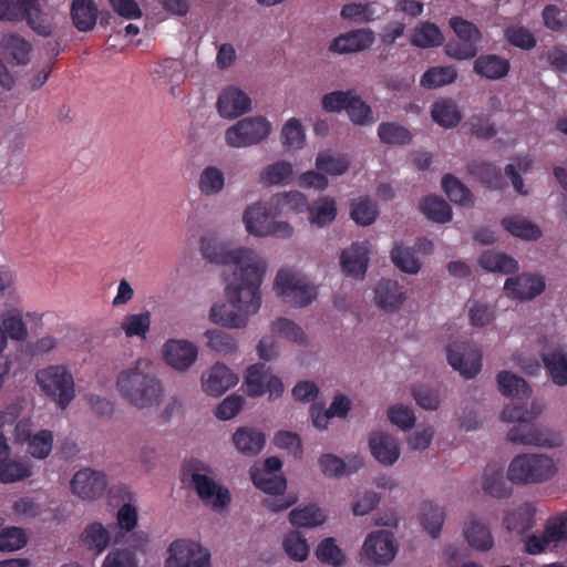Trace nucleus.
Masks as SVG:
<instances>
[{"label": "nucleus", "instance_id": "f257e3e1", "mask_svg": "<svg viewBox=\"0 0 567 567\" xmlns=\"http://www.w3.org/2000/svg\"><path fill=\"white\" fill-rule=\"evenodd\" d=\"M202 255L210 262L233 267V279L229 281V296L240 299L244 293L254 298L258 284L262 282L266 261L254 250L237 248L227 250L215 239L200 240Z\"/></svg>", "mask_w": 567, "mask_h": 567}, {"label": "nucleus", "instance_id": "f03ea898", "mask_svg": "<svg viewBox=\"0 0 567 567\" xmlns=\"http://www.w3.org/2000/svg\"><path fill=\"white\" fill-rule=\"evenodd\" d=\"M120 497L124 504L116 514V526L109 525V546L124 544L123 549L109 554V567H137L135 554L144 550L147 535L134 532L137 526V508L131 502L132 492L124 485L109 487V498Z\"/></svg>", "mask_w": 567, "mask_h": 567}, {"label": "nucleus", "instance_id": "7ed1b4c3", "mask_svg": "<svg viewBox=\"0 0 567 567\" xmlns=\"http://www.w3.org/2000/svg\"><path fill=\"white\" fill-rule=\"evenodd\" d=\"M35 383L44 396L65 410L76 398L74 377L64 364H49L35 372Z\"/></svg>", "mask_w": 567, "mask_h": 567}, {"label": "nucleus", "instance_id": "20e7f679", "mask_svg": "<svg viewBox=\"0 0 567 567\" xmlns=\"http://www.w3.org/2000/svg\"><path fill=\"white\" fill-rule=\"evenodd\" d=\"M117 388L126 401L140 409L158 405L163 396L161 381L138 370L122 372L117 378Z\"/></svg>", "mask_w": 567, "mask_h": 567}, {"label": "nucleus", "instance_id": "39448f33", "mask_svg": "<svg viewBox=\"0 0 567 567\" xmlns=\"http://www.w3.org/2000/svg\"><path fill=\"white\" fill-rule=\"evenodd\" d=\"M260 286L254 292V299L246 293L240 299L229 296V282L226 286V296L229 303H216L212 307L209 318L214 323L227 328H244L248 317L256 313L261 305Z\"/></svg>", "mask_w": 567, "mask_h": 567}, {"label": "nucleus", "instance_id": "423d86ee", "mask_svg": "<svg viewBox=\"0 0 567 567\" xmlns=\"http://www.w3.org/2000/svg\"><path fill=\"white\" fill-rule=\"evenodd\" d=\"M557 472L554 460L544 454H519L507 470V480L514 484H537L550 480Z\"/></svg>", "mask_w": 567, "mask_h": 567}, {"label": "nucleus", "instance_id": "0eeeda50", "mask_svg": "<svg viewBox=\"0 0 567 567\" xmlns=\"http://www.w3.org/2000/svg\"><path fill=\"white\" fill-rule=\"evenodd\" d=\"M206 472H209L208 465L198 458H189L183 464V476L190 478L198 497L214 508L226 507L231 501L229 491L218 485Z\"/></svg>", "mask_w": 567, "mask_h": 567}, {"label": "nucleus", "instance_id": "6e6552de", "mask_svg": "<svg viewBox=\"0 0 567 567\" xmlns=\"http://www.w3.org/2000/svg\"><path fill=\"white\" fill-rule=\"evenodd\" d=\"M457 40H450L444 48L445 54L457 61L474 59L478 53L482 32L473 22L461 17H452L449 21Z\"/></svg>", "mask_w": 567, "mask_h": 567}, {"label": "nucleus", "instance_id": "1a4fd4ad", "mask_svg": "<svg viewBox=\"0 0 567 567\" xmlns=\"http://www.w3.org/2000/svg\"><path fill=\"white\" fill-rule=\"evenodd\" d=\"M270 132L271 124L266 117H245L226 130L225 141L231 147H247L260 143Z\"/></svg>", "mask_w": 567, "mask_h": 567}, {"label": "nucleus", "instance_id": "9d476101", "mask_svg": "<svg viewBox=\"0 0 567 567\" xmlns=\"http://www.w3.org/2000/svg\"><path fill=\"white\" fill-rule=\"evenodd\" d=\"M275 288L285 301L295 307H305L316 299V288L289 269H281L275 278Z\"/></svg>", "mask_w": 567, "mask_h": 567}, {"label": "nucleus", "instance_id": "9b49d317", "mask_svg": "<svg viewBox=\"0 0 567 567\" xmlns=\"http://www.w3.org/2000/svg\"><path fill=\"white\" fill-rule=\"evenodd\" d=\"M398 546L393 533L389 530L372 532L364 540L362 554L370 565L385 566L395 557Z\"/></svg>", "mask_w": 567, "mask_h": 567}, {"label": "nucleus", "instance_id": "f8f14e48", "mask_svg": "<svg viewBox=\"0 0 567 567\" xmlns=\"http://www.w3.org/2000/svg\"><path fill=\"white\" fill-rule=\"evenodd\" d=\"M446 358L450 365L466 379L474 378L482 368V353L472 343L454 342L446 347Z\"/></svg>", "mask_w": 567, "mask_h": 567}, {"label": "nucleus", "instance_id": "ddd939ff", "mask_svg": "<svg viewBox=\"0 0 567 567\" xmlns=\"http://www.w3.org/2000/svg\"><path fill=\"white\" fill-rule=\"evenodd\" d=\"M210 555L198 543L178 539L169 546L166 567H209Z\"/></svg>", "mask_w": 567, "mask_h": 567}, {"label": "nucleus", "instance_id": "4468645a", "mask_svg": "<svg viewBox=\"0 0 567 567\" xmlns=\"http://www.w3.org/2000/svg\"><path fill=\"white\" fill-rule=\"evenodd\" d=\"M507 439L515 444L539 447H558L563 444V440L558 434L549 433L538 427L533 421L514 425L508 431Z\"/></svg>", "mask_w": 567, "mask_h": 567}, {"label": "nucleus", "instance_id": "2eb2a0df", "mask_svg": "<svg viewBox=\"0 0 567 567\" xmlns=\"http://www.w3.org/2000/svg\"><path fill=\"white\" fill-rule=\"evenodd\" d=\"M103 487V473L92 468H82L78 471L70 482L72 494L83 501L96 498L102 493Z\"/></svg>", "mask_w": 567, "mask_h": 567}, {"label": "nucleus", "instance_id": "dca6fc26", "mask_svg": "<svg viewBox=\"0 0 567 567\" xmlns=\"http://www.w3.org/2000/svg\"><path fill=\"white\" fill-rule=\"evenodd\" d=\"M0 327L8 339L23 342L29 338L28 324L23 318L22 303L4 305L0 312Z\"/></svg>", "mask_w": 567, "mask_h": 567}, {"label": "nucleus", "instance_id": "f3484780", "mask_svg": "<svg viewBox=\"0 0 567 567\" xmlns=\"http://www.w3.org/2000/svg\"><path fill=\"white\" fill-rule=\"evenodd\" d=\"M545 280L542 276L522 274L507 278L504 289L507 295L518 300H532L545 290Z\"/></svg>", "mask_w": 567, "mask_h": 567}, {"label": "nucleus", "instance_id": "a211bd4d", "mask_svg": "<svg viewBox=\"0 0 567 567\" xmlns=\"http://www.w3.org/2000/svg\"><path fill=\"white\" fill-rule=\"evenodd\" d=\"M164 359L178 371L187 370L197 359V348L186 340L171 339L164 344Z\"/></svg>", "mask_w": 567, "mask_h": 567}, {"label": "nucleus", "instance_id": "6ab92c4d", "mask_svg": "<svg viewBox=\"0 0 567 567\" xmlns=\"http://www.w3.org/2000/svg\"><path fill=\"white\" fill-rule=\"evenodd\" d=\"M216 106L221 117L235 118L250 110L251 100L238 87L228 86L219 94Z\"/></svg>", "mask_w": 567, "mask_h": 567}, {"label": "nucleus", "instance_id": "aec40b11", "mask_svg": "<svg viewBox=\"0 0 567 567\" xmlns=\"http://www.w3.org/2000/svg\"><path fill=\"white\" fill-rule=\"evenodd\" d=\"M406 299V292L396 280L381 279L374 288V301L384 311H396Z\"/></svg>", "mask_w": 567, "mask_h": 567}, {"label": "nucleus", "instance_id": "412c9836", "mask_svg": "<svg viewBox=\"0 0 567 567\" xmlns=\"http://www.w3.org/2000/svg\"><path fill=\"white\" fill-rule=\"evenodd\" d=\"M511 71L509 61L495 53H483L476 55L473 62V72L486 80L497 81L508 75Z\"/></svg>", "mask_w": 567, "mask_h": 567}, {"label": "nucleus", "instance_id": "4be33fe9", "mask_svg": "<svg viewBox=\"0 0 567 567\" xmlns=\"http://www.w3.org/2000/svg\"><path fill=\"white\" fill-rule=\"evenodd\" d=\"M202 381L203 389L207 394L220 396L237 384L238 377L225 364L216 363L208 371L207 375L203 377Z\"/></svg>", "mask_w": 567, "mask_h": 567}, {"label": "nucleus", "instance_id": "5701e85b", "mask_svg": "<svg viewBox=\"0 0 567 567\" xmlns=\"http://www.w3.org/2000/svg\"><path fill=\"white\" fill-rule=\"evenodd\" d=\"M374 42V33L369 29L349 31L333 39L329 49L336 53H351L369 49Z\"/></svg>", "mask_w": 567, "mask_h": 567}, {"label": "nucleus", "instance_id": "b1692460", "mask_svg": "<svg viewBox=\"0 0 567 567\" xmlns=\"http://www.w3.org/2000/svg\"><path fill=\"white\" fill-rule=\"evenodd\" d=\"M369 447L372 456L385 466L393 465L400 456L398 441L383 432H373L369 439Z\"/></svg>", "mask_w": 567, "mask_h": 567}, {"label": "nucleus", "instance_id": "393cba45", "mask_svg": "<svg viewBox=\"0 0 567 567\" xmlns=\"http://www.w3.org/2000/svg\"><path fill=\"white\" fill-rule=\"evenodd\" d=\"M365 243H354L341 254V269L347 276L362 278L367 271L369 257Z\"/></svg>", "mask_w": 567, "mask_h": 567}, {"label": "nucleus", "instance_id": "a878e982", "mask_svg": "<svg viewBox=\"0 0 567 567\" xmlns=\"http://www.w3.org/2000/svg\"><path fill=\"white\" fill-rule=\"evenodd\" d=\"M536 508L532 503H524L504 516V526L517 535H525L536 525Z\"/></svg>", "mask_w": 567, "mask_h": 567}, {"label": "nucleus", "instance_id": "bb28decb", "mask_svg": "<svg viewBox=\"0 0 567 567\" xmlns=\"http://www.w3.org/2000/svg\"><path fill=\"white\" fill-rule=\"evenodd\" d=\"M33 474L32 464L27 457H10V454L0 458V481L2 483H16L30 477Z\"/></svg>", "mask_w": 567, "mask_h": 567}, {"label": "nucleus", "instance_id": "cd10ccee", "mask_svg": "<svg viewBox=\"0 0 567 567\" xmlns=\"http://www.w3.org/2000/svg\"><path fill=\"white\" fill-rule=\"evenodd\" d=\"M544 365L556 385L567 384V353L558 347L540 354Z\"/></svg>", "mask_w": 567, "mask_h": 567}, {"label": "nucleus", "instance_id": "c85d7f7f", "mask_svg": "<svg viewBox=\"0 0 567 567\" xmlns=\"http://www.w3.org/2000/svg\"><path fill=\"white\" fill-rule=\"evenodd\" d=\"M80 545L91 556L101 555L106 548V528L100 522L89 523L81 533Z\"/></svg>", "mask_w": 567, "mask_h": 567}, {"label": "nucleus", "instance_id": "c756f323", "mask_svg": "<svg viewBox=\"0 0 567 567\" xmlns=\"http://www.w3.org/2000/svg\"><path fill=\"white\" fill-rule=\"evenodd\" d=\"M16 7L21 12V20L27 19L38 34L48 37L51 33V24L41 12L37 0H17Z\"/></svg>", "mask_w": 567, "mask_h": 567}, {"label": "nucleus", "instance_id": "7c9ffc66", "mask_svg": "<svg viewBox=\"0 0 567 567\" xmlns=\"http://www.w3.org/2000/svg\"><path fill=\"white\" fill-rule=\"evenodd\" d=\"M269 213L267 205L264 203H255L246 208L243 215V221L246 230L257 237H266Z\"/></svg>", "mask_w": 567, "mask_h": 567}, {"label": "nucleus", "instance_id": "2f4dec72", "mask_svg": "<svg viewBox=\"0 0 567 567\" xmlns=\"http://www.w3.org/2000/svg\"><path fill=\"white\" fill-rule=\"evenodd\" d=\"M483 489L488 495L496 498H505L512 494V486L504 477L501 466L488 464L484 471Z\"/></svg>", "mask_w": 567, "mask_h": 567}, {"label": "nucleus", "instance_id": "473e14b6", "mask_svg": "<svg viewBox=\"0 0 567 567\" xmlns=\"http://www.w3.org/2000/svg\"><path fill=\"white\" fill-rule=\"evenodd\" d=\"M233 442L241 454L256 455L258 454L265 443V434L250 427H238L233 435Z\"/></svg>", "mask_w": 567, "mask_h": 567}, {"label": "nucleus", "instance_id": "72a5a7b5", "mask_svg": "<svg viewBox=\"0 0 567 567\" xmlns=\"http://www.w3.org/2000/svg\"><path fill=\"white\" fill-rule=\"evenodd\" d=\"M480 266L488 272H499L504 275L514 274L518 270V261L504 254L492 250L484 251L480 259Z\"/></svg>", "mask_w": 567, "mask_h": 567}, {"label": "nucleus", "instance_id": "f704fd0d", "mask_svg": "<svg viewBox=\"0 0 567 567\" xmlns=\"http://www.w3.org/2000/svg\"><path fill=\"white\" fill-rule=\"evenodd\" d=\"M497 385L505 396L528 399L533 393L532 388L522 377L509 371H501L497 374Z\"/></svg>", "mask_w": 567, "mask_h": 567}, {"label": "nucleus", "instance_id": "c9c22d12", "mask_svg": "<svg viewBox=\"0 0 567 567\" xmlns=\"http://www.w3.org/2000/svg\"><path fill=\"white\" fill-rule=\"evenodd\" d=\"M431 115L435 123L446 128L455 127L462 120V114L456 103L450 99L434 102Z\"/></svg>", "mask_w": 567, "mask_h": 567}, {"label": "nucleus", "instance_id": "e433bc0d", "mask_svg": "<svg viewBox=\"0 0 567 567\" xmlns=\"http://www.w3.org/2000/svg\"><path fill=\"white\" fill-rule=\"evenodd\" d=\"M444 42V37L440 28L430 21L422 22L415 27L411 43L414 47L429 49L440 47Z\"/></svg>", "mask_w": 567, "mask_h": 567}, {"label": "nucleus", "instance_id": "4c0bfd02", "mask_svg": "<svg viewBox=\"0 0 567 567\" xmlns=\"http://www.w3.org/2000/svg\"><path fill=\"white\" fill-rule=\"evenodd\" d=\"M464 536L471 547L481 551H486L494 545L488 527L476 519H471L466 525Z\"/></svg>", "mask_w": 567, "mask_h": 567}, {"label": "nucleus", "instance_id": "58836bf2", "mask_svg": "<svg viewBox=\"0 0 567 567\" xmlns=\"http://www.w3.org/2000/svg\"><path fill=\"white\" fill-rule=\"evenodd\" d=\"M445 519L443 508L432 502H424L421 506L420 522L423 529L433 538H436Z\"/></svg>", "mask_w": 567, "mask_h": 567}, {"label": "nucleus", "instance_id": "ea45409f", "mask_svg": "<svg viewBox=\"0 0 567 567\" xmlns=\"http://www.w3.org/2000/svg\"><path fill=\"white\" fill-rule=\"evenodd\" d=\"M0 302L2 306L22 303L17 272L9 268L0 269Z\"/></svg>", "mask_w": 567, "mask_h": 567}, {"label": "nucleus", "instance_id": "a19ab883", "mask_svg": "<svg viewBox=\"0 0 567 567\" xmlns=\"http://www.w3.org/2000/svg\"><path fill=\"white\" fill-rule=\"evenodd\" d=\"M309 221L318 227L332 223L337 216V203L329 197H322L308 207Z\"/></svg>", "mask_w": 567, "mask_h": 567}, {"label": "nucleus", "instance_id": "79ce46f5", "mask_svg": "<svg viewBox=\"0 0 567 567\" xmlns=\"http://www.w3.org/2000/svg\"><path fill=\"white\" fill-rule=\"evenodd\" d=\"M420 209L425 217L435 223L444 224L451 220V206L437 196H427L420 203Z\"/></svg>", "mask_w": 567, "mask_h": 567}, {"label": "nucleus", "instance_id": "37998d69", "mask_svg": "<svg viewBox=\"0 0 567 567\" xmlns=\"http://www.w3.org/2000/svg\"><path fill=\"white\" fill-rule=\"evenodd\" d=\"M71 14L80 31H87L95 24L96 9L92 0H73Z\"/></svg>", "mask_w": 567, "mask_h": 567}, {"label": "nucleus", "instance_id": "c03bdc74", "mask_svg": "<svg viewBox=\"0 0 567 567\" xmlns=\"http://www.w3.org/2000/svg\"><path fill=\"white\" fill-rule=\"evenodd\" d=\"M457 71L453 65L430 68L421 78V85L426 89H436L453 83Z\"/></svg>", "mask_w": 567, "mask_h": 567}, {"label": "nucleus", "instance_id": "a18cd8bd", "mask_svg": "<svg viewBox=\"0 0 567 567\" xmlns=\"http://www.w3.org/2000/svg\"><path fill=\"white\" fill-rule=\"evenodd\" d=\"M326 516L317 505L295 508L289 514V522L297 527H317L322 525Z\"/></svg>", "mask_w": 567, "mask_h": 567}, {"label": "nucleus", "instance_id": "49530a36", "mask_svg": "<svg viewBox=\"0 0 567 567\" xmlns=\"http://www.w3.org/2000/svg\"><path fill=\"white\" fill-rule=\"evenodd\" d=\"M380 141L388 145H406L412 140L410 131L395 122H383L378 127Z\"/></svg>", "mask_w": 567, "mask_h": 567}, {"label": "nucleus", "instance_id": "de8ad7c7", "mask_svg": "<svg viewBox=\"0 0 567 567\" xmlns=\"http://www.w3.org/2000/svg\"><path fill=\"white\" fill-rule=\"evenodd\" d=\"M502 225L509 234L520 239L536 240L542 236L537 225L520 217L503 218Z\"/></svg>", "mask_w": 567, "mask_h": 567}, {"label": "nucleus", "instance_id": "09e8293b", "mask_svg": "<svg viewBox=\"0 0 567 567\" xmlns=\"http://www.w3.org/2000/svg\"><path fill=\"white\" fill-rule=\"evenodd\" d=\"M152 73L155 79L163 80L165 83L179 84L185 79L184 64L178 59H164L156 64Z\"/></svg>", "mask_w": 567, "mask_h": 567}, {"label": "nucleus", "instance_id": "8fccbe9b", "mask_svg": "<svg viewBox=\"0 0 567 567\" xmlns=\"http://www.w3.org/2000/svg\"><path fill=\"white\" fill-rule=\"evenodd\" d=\"M268 371L264 363H256L248 367L245 377L246 392L251 398H257L266 393V381Z\"/></svg>", "mask_w": 567, "mask_h": 567}, {"label": "nucleus", "instance_id": "3c124183", "mask_svg": "<svg viewBox=\"0 0 567 567\" xmlns=\"http://www.w3.org/2000/svg\"><path fill=\"white\" fill-rule=\"evenodd\" d=\"M442 188L450 200L462 206H468L473 204V195L471 190L453 175L446 174L442 178Z\"/></svg>", "mask_w": 567, "mask_h": 567}, {"label": "nucleus", "instance_id": "603ef678", "mask_svg": "<svg viewBox=\"0 0 567 567\" xmlns=\"http://www.w3.org/2000/svg\"><path fill=\"white\" fill-rule=\"evenodd\" d=\"M470 172L489 188L498 189L504 185L501 169L491 163L475 162L470 165Z\"/></svg>", "mask_w": 567, "mask_h": 567}, {"label": "nucleus", "instance_id": "864d4df0", "mask_svg": "<svg viewBox=\"0 0 567 567\" xmlns=\"http://www.w3.org/2000/svg\"><path fill=\"white\" fill-rule=\"evenodd\" d=\"M224 185L225 175L219 168L207 166L202 171L198 179V188L202 194L206 196L217 195L223 190Z\"/></svg>", "mask_w": 567, "mask_h": 567}, {"label": "nucleus", "instance_id": "5fc2aeb1", "mask_svg": "<svg viewBox=\"0 0 567 567\" xmlns=\"http://www.w3.org/2000/svg\"><path fill=\"white\" fill-rule=\"evenodd\" d=\"M379 214L377 204L368 198L360 197L351 204V218L361 226H369L374 223Z\"/></svg>", "mask_w": 567, "mask_h": 567}, {"label": "nucleus", "instance_id": "6e6d98bb", "mask_svg": "<svg viewBox=\"0 0 567 567\" xmlns=\"http://www.w3.org/2000/svg\"><path fill=\"white\" fill-rule=\"evenodd\" d=\"M293 174V167L289 162L278 161L264 168L260 174V183L265 185H279L287 183Z\"/></svg>", "mask_w": 567, "mask_h": 567}, {"label": "nucleus", "instance_id": "4d7b16f0", "mask_svg": "<svg viewBox=\"0 0 567 567\" xmlns=\"http://www.w3.org/2000/svg\"><path fill=\"white\" fill-rule=\"evenodd\" d=\"M391 259L395 267L406 274H416L421 268V262L412 248L395 245L391 250Z\"/></svg>", "mask_w": 567, "mask_h": 567}, {"label": "nucleus", "instance_id": "13d9d810", "mask_svg": "<svg viewBox=\"0 0 567 567\" xmlns=\"http://www.w3.org/2000/svg\"><path fill=\"white\" fill-rule=\"evenodd\" d=\"M151 327V313L148 311L125 316L121 328L127 338H145Z\"/></svg>", "mask_w": 567, "mask_h": 567}, {"label": "nucleus", "instance_id": "bf43d9fd", "mask_svg": "<svg viewBox=\"0 0 567 567\" xmlns=\"http://www.w3.org/2000/svg\"><path fill=\"white\" fill-rule=\"evenodd\" d=\"M542 410L543 406L538 402H533L529 409L524 405H506L502 412V420L522 424L526 421H534L542 413Z\"/></svg>", "mask_w": 567, "mask_h": 567}, {"label": "nucleus", "instance_id": "052dcab7", "mask_svg": "<svg viewBox=\"0 0 567 567\" xmlns=\"http://www.w3.org/2000/svg\"><path fill=\"white\" fill-rule=\"evenodd\" d=\"M349 104L350 105L347 109V114L353 124L359 126H367L375 122L371 106L360 96L353 93Z\"/></svg>", "mask_w": 567, "mask_h": 567}, {"label": "nucleus", "instance_id": "680f3d73", "mask_svg": "<svg viewBox=\"0 0 567 567\" xmlns=\"http://www.w3.org/2000/svg\"><path fill=\"white\" fill-rule=\"evenodd\" d=\"M254 485L271 495H282L287 487L286 477L282 475H266L264 473L250 472Z\"/></svg>", "mask_w": 567, "mask_h": 567}, {"label": "nucleus", "instance_id": "e2e57ef3", "mask_svg": "<svg viewBox=\"0 0 567 567\" xmlns=\"http://www.w3.org/2000/svg\"><path fill=\"white\" fill-rule=\"evenodd\" d=\"M2 47L18 64H27L29 62L31 44L23 38L10 34L2 40Z\"/></svg>", "mask_w": 567, "mask_h": 567}, {"label": "nucleus", "instance_id": "0e129e2a", "mask_svg": "<svg viewBox=\"0 0 567 567\" xmlns=\"http://www.w3.org/2000/svg\"><path fill=\"white\" fill-rule=\"evenodd\" d=\"M281 140L287 150H298L303 146L306 136L299 120L290 118L286 122L281 131Z\"/></svg>", "mask_w": 567, "mask_h": 567}, {"label": "nucleus", "instance_id": "69168bd1", "mask_svg": "<svg viewBox=\"0 0 567 567\" xmlns=\"http://www.w3.org/2000/svg\"><path fill=\"white\" fill-rule=\"evenodd\" d=\"M275 206L281 213L308 210V202L303 194L297 190L277 194L274 198Z\"/></svg>", "mask_w": 567, "mask_h": 567}, {"label": "nucleus", "instance_id": "338daca9", "mask_svg": "<svg viewBox=\"0 0 567 567\" xmlns=\"http://www.w3.org/2000/svg\"><path fill=\"white\" fill-rule=\"evenodd\" d=\"M53 446V434L48 430H40L28 442V452L35 458L43 460L49 456Z\"/></svg>", "mask_w": 567, "mask_h": 567}, {"label": "nucleus", "instance_id": "774afa93", "mask_svg": "<svg viewBox=\"0 0 567 567\" xmlns=\"http://www.w3.org/2000/svg\"><path fill=\"white\" fill-rule=\"evenodd\" d=\"M504 37L509 44L522 50H532L536 45L535 35L522 25L507 27Z\"/></svg>", "mask_w": 567, "mask_h": 567}]
</instances>
